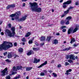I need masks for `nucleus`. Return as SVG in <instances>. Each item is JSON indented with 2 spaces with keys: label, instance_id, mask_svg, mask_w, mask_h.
I'll list each match as a JSON object with an SVG mask.
<instances>
[{
  "label": "nucleus",
  "instance_id": "obj_52",
  "mask_svg": "<svg viewBox=\"0 0 79 79\" xmlns=\"http://www.w3.org/2000/svg\"><path fill=\"white\" fill-rule=\"evenodd\" d=\"M14 56L15 58H16V57H18V55H17L16 54H15L14 55Z\"/></svg>",
  "mask_w": 79,
  "mask_h": 79
},
{
  "label": "nucleus",
  "instance_id": "obj_1",
  "mask_svg": "<svg viewBox=\"0 0 79 79\" xmlns=\"http://www.w3.org/2000/svg\"><path fill=\"white\" fill-rule=\"evenodd\" d=\"M13 47V44L11 42L4 41L3 43L0 45V51L3 50H6L8 48H10Z\"/></svg>",
  "mask_w": 79,
  "mask_h": 79
},
{
  "label": "nucleus",
  "instance_id": "obj_40",
  "mask_svg": "<svg viewBox=\"0 0 79 79\" xmlns=\"http://www.w3.org/2000/svg\"><path fill=\"white\" fill-rule=\"evenodd\" d=\"M40 76H45V73H40Z\"/></svg>",
  "mask_w": 79,
  "mask_h": 79
},
{
  "label": "nucleus",
  "instance_id": "obj_56",
  "mask_svg": "<svg viewBox=\"0 0 79 79\" xmlns=\"http://www.w3.org/2000/svg\"><path fill=\"white\" fill-rule=\"evenodd\" d=\"M73 46L74 47H77V44H74L73 45Z\"/></svg>",
  "mask_w": 79,
  "mask_h": 79
},
{
  "label": "nucleus",
  "instance_id": "obj_53",
  "mask_svg": "<svg viewBox=\"0 0 79 79\" xmlns=\"http://www.w3.org/2000/svg\"><path fill=\"white\" fill-rule=\"evenodd\" d=\"M6 54H7V52H6L3 53V55L4 56H5L6 55Z\"/></svg>",
  "mask_w": 79,
  "mask_h": 79
},
{
  "label": "nucleus",
  "instance_id": "obj_26",
  "mask_svg": "<svg viewBox=\"0 0 79 79\" xmlns=\"http://www.w3.org/2000/svg\"><path fill=\"white\" fill-rule=\"evenodd\" d=\"M75 41V40L73 38L71 40V41L70 42V43L71 44H73V43Z\"/></svg>",
  "mask_w": 79,
  "mask_h": 79
},
{
  "label": "nucleus",
  "instance_id": "obj_42",
  "mask_svg": "<svg viewBox=\"0 0 79 79\" xmlns=\"http://www.w3.org/2000/svg\"><path fill=\"white\" fill-rule=\"evenodd\" d=\"M69 58V55L66 56V59H68Z\"/></svg>",
  "mask_w": 79,
  "mask_h": 79
},
{
  "label": "nucleus",
  "instance_id": "obj_20",
  "mask_svg": "<svg viewBox=\"0 0 79 79\" xmlns=\"http://www.w3.org/2000/svg\"><path fill=\"white\" fill-rule=\"evenodd\" d=\"M17 68L18 70H20L22 69V66H18Z\"/></svg>",
  "mask_w": 79,
  "mask_h": 79
},
{
  "label": "nucleus",
  "instance_id": "obj_7",
  "mask_svg": "<svg viewBox=\"0 0 79 79\" xmlns=\"http://www.w3.org/2000/svg\"><path fill=\"white\" fill-rule=\"evenodd\" d=\"M14 7H15V5H8V6L6 7V9L7 10H8V9H10V8H14Z\"/></svg>",
  "mask_w": 79,
  "mask_h": 79
},
{
  "label": "nucleus",
  "instance_id": "obj_27",
  "mask_svg": "<svg viewBox=\"0 0 79 79\" xmlns=\"http://www.w3.org/2000/svg\"><path fill=\"white\" fill-rule=\"evenodd\" d=\"M51 36H49V37H47V40L48 41H50L51 39Z\"/></svg>",
  "mask_w": 79,
  "mask_h": 79
},
{
  "label": "nucleus",
  "instance_id": "obj_35",
  "mask_svg": "<svg viewBox=\"0 0 79 79\" xmlns=\"http://www.w3.org/2000/svg\"><path fill=\"white\" fill-rule=\"evenodd\" d=\"M71 29H69L68 31V34H70V33H71Z\"/></svg>",
  "mask_w": 79,
  "mask_h": 79
},
{
  "label": "nucleus",
  "instance_id": "obj_12",
  "mask_svg": "<svg viewBox=\"0 0 79 79\" xmlns=\"http://www.w3.org/2000/svg\"><path fill=\"white\" fill-rule=\"evenodd\" d=\"M34 52L32 50H30L29 52L27 53V55H31V54H34Z\"/></svg>",
  "mask_w": 79,
  "mask_h": 79
},
{
  "label": "nucleus",
  "instance_id": "obj_24",
  "mask_svg": "<svg viewBox=\"0 0 79 79\" xmlns=\"http://www.w3.org/2000/svg\"><path fill=\"white\" fill-rule=\"evenodd\" d=\"M78 29L77 27L75 28L74 30L73 31V33H74V32H76Z\"/></svg>",
  "mask_w": 79,
  "mask_h": 79
},
{
  "label": "nucleus",
  "instance_id": "obj_31",
  "mask_svg": "<svg viewBox=\"0 0 79 79\" xmlns=\"http://www.w3.org/2000/svg\"><path fill=\"white\" fill-rule=\"evenodd\" d=\"M19 77H20V75H18V76L15 77L14 79H19Z\"/></svg>",
  "mask_w": 79,
  "mask_h": 79
},
{
  "label": "nucleus",
  "instance_id": "obj_57",
  "mask_svg": "<svg viewBox=\"0 0 79 79\" xmlns=\"http://www.w3.org/2000/svg\"><path fill=\"white\" fill-rule=\"evenodd\" d=\"M44 72H45V73H47V71L44 70Z\"/></svg>",
  "mask_w": 79,
  "mask_h": 79
},
{
  "label": "nucleus",
  "instance_id": "obj_21",
  "mask_svg": "<svg viewBox=\"0 0 79 79\" xmlns=\"http://www.w3.org/2000/svg\"><path fill=\"white\" fill-rule=\"evenodd\" d=\"M13 71H16L18 70V69H17V68L15 66H14L13 67Z\"/></svg>",
  "mask_w": 79,
  "mask_h": 79
},
{
  "label": "nucleus",
  "instance_id": "obj_11",
  "mask_svg": "<svg viewBox=\"0 0 79 79\" xmlns=\"http://www.w3.org/2000/svg\"><path fill=\"white\" fill-rule=\"evenodd\" d=\"M47 64V61H46L44 63H43L41 65H40L39 67H38L39 68H41L42 66H44V65H46Z\"/></svg>",
  "mask_w": 79,
  "mask_h": 79
},
{
  "label": "nucleus",
  "instance_id": "obj_41",
  "mask_svg": "<svg viewBox=\"0 0 79 79\" xmlns=\"http://www.w3.org/2000/svg\"><path fill=\"white\" fill-rule=\"evenodd\" d=\"M65 27H66V26H62L60 27V29H63V28H65Z\"/></svg>",
  "mask_w": 79,
  "mask_h": 79
},
{
  "label": "nucleus",
  "instance_id": "obj_9",
  "mask_svg": "<svg viewBox=\"0 0 79 79\" xmlns=\"http://www.w3.org/2000/svg\"><path fill=\"white\" fill-rule=\"evenodd\" d=\"M52 43L53 44H55V45H56L58 43V40L56 39L54 40L52 42Z\"/></svg>",
  "mask_w": 79,
  "mask_h": 79
},
{
  "label": "nucleus",
  "instance_id": "obj_37",
  "mask_svg": "<svg viewBox=\"0 0 79 79\" xmlns=\"http://www.w3.org/2000/svg\"><path fill=\"white\" fill-rule=\"evenodd\" d=\"M79 5V1H77L75 2V5L77 6V5Z\"/></svg>",
  "mask_w": 79,
  "mask_h": 79
},
{
  "label": "nucleus",
  "instance_id": "obj_8",
  "mask_svg": "<svg viewBox=\"0 0 79 79\" xmlns=\"http://www.w3.org/2000/svg\"><path fill=\"white\" fill-rule=\"evenodd\" d=\"M13 53L11 52H9L8 53L7 55V57L8 58H11V57H13Z\"/></svg>",
  "mask_w": 79,
  "mask_h": 79
},
{
  "label": "nucleus",
  "instance_id": "obj_14",
  "mask_svg": "<svg viewBox=\"0 0 79 79\" xmlns=\"http://www.w3.org/2000/svg\"><path fill=\"white\" fill-rule=\"evenodd\" d=\"M34 61V63H39V61H40V59H37L36 58H35Z\"/></svg>",
  "mask_w": 79,
  "mask_h": 79
},
{
  "label": "nucleus",
  "instance_id": "obj_54",
  "mask_svg": "<svg viewBox=\"0 0 79 79\" xmlns=\"http://www.w3.org/2000/svg\"><path fill=\"white\" fill-rule=\"evenodd\" d=\"M14 46H17V43H14Z\"/></svg>",
  "mask_w": 79,
  "mask_h": 79
},
{
  "label": "nucleus",
  "instance_id": "obj_63",
  "mask_svg": "<svg viewBox=\"0 0 79 79\" xmlns=\"http://www.w3.org/2000/svg\"><path fill=\"white\" fill-rule=\"evenodd\" d=\"M52 13H53V12H54V9H52Z\"/></svg>",
  "mask_w": 79,
  "mask_h": 79
},
{
  "label": "nucleus",
  "instance_id": "obj_5",
  "mask_svg": "<svg viewBox=\"0 0 79 79\" xmlns=\"http://www.w3.org/2000/svg\"><path fill=\"white\" fill-rule=\"evenodd\" d=\"M8 69L7 68H6L4 70L2 71H1V75L2 76H4L5 74H7V73L8 72L7 71V70Z\"/></svg>",
  "mask_w": 79,
  "mask_h": 79
},
{
  "label": "nucleus",
  "instance_id": "obj_34",
  "mask_svg": "<svg viewBox=\"0 0 79 79\" xmlns=\"http://www.w3.org/2000/svg\"><path fill=\"white\" fill-rule=\"evenodd\" d=\"M52 74L53 75V76H54V77H56V76H57V75H56V74L55 73H52Z\"/></svg>",
  "mask_w": 79,
  "mask_h": 79
},
{
  "label": "nucleus",
  "instance_id": "obj_4",
  "mask_svg": "<svg viewBox=\"0 0 79 79\" xmlns=\"http://www.w3.org/2000/svg\"><path fill=\"white\" fill-rule=\"evenodd\" d=\"M27 16H25L24 17H23L19 19V18L18 17H16L15 18V19L17 21H24V20L26 19V18H27Z\"/></svg>",
  "mask_w": 79,
  "mask_h": 79
},
{
  "label": "nucleus",
  "instance_id": "obj_16",
  "mask_svg": "<svg viewBox=\"0 0 79 79\" xmlns=\"http://www.w3.org/2000/svg\"><path fill=\"white\" fill-rule=\"evenodd\" d=\"M72 71V70L71 69H69V70H67L66 71V73H65V74L68 75V74H69V72H71Z\"/></svg>",
  "mask_w": 79,
  "mask_h": 79
},
{
  "label": "nucleus",
  "instance_id": "obj_18",
  "mask_svg": "<svg viewBox=\"0 0 79 79\" xmlns=\"http://www.w3.org/2000/svg\"><path fill=\"white\" fill-rule=\"evenodd\" d=\"M33 50L34 51H37V50H40V48H33Z\"/></svg>",
  "mask_w": 79,
  "mask_h": 79
},
{
  "label": "nucleus",
  "instance_id": "obj_38",
  "mask_svg": "<svg viewBox=\"0 0 79 79\" xmlns=\"http://www.w3.org/2000/svg\"><path fill=\"white\" fill-rule=\"evenodd\" d=\"M6 79H10V77L9 76H7L6 77Z\"/></svg>",
  "mask_w": 79,
  "mask_h": 79
},
{
  "label": "nucleus",
  "instance_id": "obj_51",
  "mask_svg": "<svg viewBox=\"0 0 79 79\" xmlns=\"http://www.w3.org/2000/svg\"><path fill=\"white\" fill-rule=\"evenodd\" d=\"M44 43H41L40 44V46H43L44 45Z\"/></svg>",
  "mask_w": 79,
  "mask_h": 79
},
{
  "label": "nucleus",
  "instance_id": "obj_30",
  "mask_svg": "<svg viewBox=\"0 0 79 79\" xmlns=\"http://www.w3.org/2000/svg\"><path fill=\"white\" fill-rule=\"evenodd\" d=\"M33 42L32 39H31L29 41L28 43L29 44H32Z\"/></svg>",
  "mask_w": 79,
  "mask_h": 79
},
{
  "label": "nucleus",
  "instance_id": "obj_2",
  "mask_svg": "<svg viewBox=\"0 0 79 79\" xmlns=\"http://www.w3.org/2000/svg\"><path fill=\"white\" fill-rule=\"evenodd\" d=\"M31 10L32 11H36L38 13H40L42 11V9L40 8H37L35 6H37V4L35 2L33 3H30Z\"/></svg>",
  "mask_w": 79,
  "mask_h": 79
},
{
  "label": "nucleus",
  "instance_id": "obj_17",
  "mask_svg": "<svg viewBox=\"0 0 79 79\" xmlns=\"http://www.w3.org/2000/svg\"><path fill=\"white\" fill-rule=\"evenodd\" d=\"M31 34V32H28L27 33L26 35H25V36L26 37H27L30 35Z\"/></svg>",
  "mask_w": 79,
  "mask_h": 79
},
{
  "label": "nucleus",
  "instance_id": "obj_61",
  "mask_svg": "<svg viewBox=\"0 0 79 79\" xmlns=\"http://www.w3.org/2000/svg\"><path fill=\"white\" fill-rule=\"evenodd\" d=\"M63 2V0H61L60 1V3H62Z\"/></svg>",
  "mask_w": 79,
  "mask_h": 79
},
{
  "label": "nucleus",
  "instance_id": "obj_10",
  "mask_svg": "<svg viewBox=\"0 0 79 79\" xmlns=\"http://www.w3.org/2000/svg\"><path fill=\"white\" fill-rule=\"evenodd\" d=\"M69 59H71V60H75V57L73 55H69Z\"/></svg>",
  "mask_w": 79,
  "mask_h": 79
},
{
  "label": "nucleus",
  "instance_id": "obj_33",
  "mask_svg": "<svg viewBox=\"0 0 79 79\" xmlns=\"http://www.w3.org/2000/svg\"><path fill=\"white\" fill-rule=\"evenodd\" d=\"M64 21L63 20H62L60 21V24H64Z\"/></svg>",
  "mask_w": 79,
  "mask_h": 79
},
{
  "label": "nucleus",
  "instance_id": "obj_60",
  "mask_svg": "<svg viewBox=\"0 0 79 79\" xmlns=\"http://www.w3.org/2000/svg\"><path fill=\"white\" fill-rule=\"evenodd\" d=\"M26 1H27V0H22V2H26Z\"/></svg>",
  "mask_w": 79,
  "mask_h": 79
},
{
  "label": "nucleus",
  "instance_id": "obj_46",
  "mask_svg": "<svg viewBox=\"0 0 79 79\" xmlns=\"http://www.w3.org/2000/svg\"><path fill=\"white\" fill-rule=\"evenodd\" d=\"M66 30L65 29H63L62 30V31L64 32H66Z\"/></svg>",
  "mask_w": 79,
  "mask_h": 79
},
{
  "label": "nucleus",
  "instance_id": "obj_48",
  "mask_svg": "<svg viewBox=\"0 0 79 79\" xmlns=\"http://www.w3.org/2000/svg\"><path fill=\"white\" fill-rule=\"evenodd\" d=\"M17 73L16 72H13L12 73V75H14V74H17Z\"/></svg>",
  "mask_w": 79,
  "mask_h": 79
},
{
  "label": "nucleus",
  "instance_id": "obj_28",
  "mask_svg": "<svg viewBox=\"0 0 79 79\" xmlns=\"http://www.w3.org/2000/svg\"><path fill=\"white\" fill-rule=\"evenodd\" d=\"M19 52H20V53H21V52H23V48H20L19 49Z\"/></svg>",
  "mask_w": 79,
  "mask_h": 79
},
{
  "label": "nucleus",
  "instance_id": "obj_39",
  "mask_svg": "<svg viewBox=\"0 0 79 79\" xmlns=\"http://www.w3.org/2000/svg\"><path fill=\"white\" fill-rule=\"evenodd\" d=\"M65 65H66V66H68V65H69V64L67 62H66L65 63Z\"/></svg>",
  "mask_w": 79,
  "mask_h": 79
},
{
  "label": "nucleus",
  "instance_id": "obj_49",
  "mask_svg": "<svg viewBox=\"0 0 79 79\" xmlns=\"http://www.w3.org/2000/svg\"><path fill=\"white\" fill-rule=\"evenodd\" d=\"M57 66H58V68H60V67H61V65L59 64Z\"/></svg>",
  "mask_w": 79,
  "mask_h": 79
},
{
  "label": "nucleus",
  "instance_id": "obj_13",
  "mask_svg": "<svg viewBox=\"0 0 79 79\" xmlns=\"http://www.w3.org/2000/svg\"><path fill=\"white\" fill-rule=\"evenodd\" d=\"M15 15L16 16L19 17L21 15V12L20 11H18L16 12L15 13Z\"/></svg>",
  "mask_w": 79,
  "mask_h": 79
},
{
  "label": "nucleus",
  "instance_id": "obj_32",
  "mask_svg": "<svg viewBox=\"0 0 79 79\" xmlns=\"http://www.w3.org/2000/svg\"><path fill=\"white\" fill-rule=\"evenodd\" d=\"M69 13V10L65 11L64 12V14H67Z\"/></svg>",
  "mask_w": 79,
  "mask_h": 79
},
{
  "label": "nucleus",
  "instance_id": "obj_23",
  "mask_svg": "<svg viewBox=\"0 0 79 79\" xmlns=\"http://www.w3.org/2000/svg\"><path fill=\"white\" fill-rule=\"evenodd\" d=\"M70 49V47L68 48H65L64 49H63L62 51H66V50H69V49Z\"/></svg>",
  "mask_w": 79,
  "mask_h": 79
},
{
  "label": "nucleus",
  "instance_id": "obj_62",
  "mask_svg": "<svg viewBox=\"0 0 79 79\" xmlns=\"http://www.w3.org/2000/svg\"><path fill=\"white\" fill-rule=\"evenodd\" d=\"M1 34L2 35H4V33H3V32H2Z\"/></svg>",
  "mask_w": 79,
  "mask_h": 79
},
{
  "label": "nucleus",
  "instance_id": "obj_29",
  "mask_svg": "<svg viewBox=\"0 0 79 79\" xmlns=\"http://www.w3.org/2000/svg\"><path fill=\"white\" fill-rule=\"evenodd\" d=\"M68 61L70 63H73V61L71 59L68 60Z\"/></svg>",
  "mask_w": 79,
  "mask_h": 79
},
{
  "label": "nucleus",
  "instance_id": "obj_36",
  "mask_svg": "<svg viewBox=\"0 0 79 79\" xmlns=\"http://www.w3.org/2000/svg\"><path fill=\"white\" fill-rule=\"evenodd\" d=\"M66 21H67V22L65 23L67 25H68L69 24V20H66Z\"/></svg>",
  "mask_w": 79,
  "mask_h": 79
},
{
  "label": "nucleus",
  "instance_id": "obj_3",
  "mask_svg": "<svg viewBox=\"0 0 79 79\" xmlns=\"http://www.w3.org/2000/svg\"><path fill=\"white\" fill-rule=\"evenodd\" d=\"M11 31H12V33H11L10 31L8 29H7L6 30V34L8 35V36L10 37H13L14 35H15V27H12L11 28Z\"/></svg>",
  "mask_w": 79,
  "mask_h": 79
},
{
  "label": "nucleus",
  "instance_id": "obj_59",
  "mask_svg": "<svg viewBox=\"0 0 79 79\" xmlns=\"http://www.w3.org/2000/svg\"><path fill=\"white\" fill-rule=\"evenodd\" d=\"M25 5H26V4L25 3H24L23 6H25Z\"/></svg>",
  "mask_w": 79,
  "mask_h": 79
},
{
  "label": "nucleus",
  "instance_id": "obj_58",
  "mask_svg": "<svg viewBox=\"0 0 79 79\" xmlns=\"http://www.w3.org/2000/svg\"><path fill=\"white\" fill-rule=\"evenodd\" d=\"M56 35H60V33H57L56 34Z\"/></svg>",
  "mask_w": 79,
  "mask_h": 79
},
{
  "label": "nucleus",
  "instance_id": "obj_55",
  "mask_svg": "<svg viewBox=\"0 0 79 79\" xmlns=\"http://www.w3.org/2000/svg\"><path fill=\"white\" fill-rule=\"evenodd\" d=\"M64 16H65V15H64H64H62L61 18H63V17H64Z\"/></svg>",
  "mask_w": 79,
  "mask_h": 79
},
{
  "label": "nucleus",
  "instance_id": "obj_43",
  "mask_svg": "<svg viewBox=\"0 0 79 79\" xmlns=\"http://www.w3.org/2000/svg\"><path fill=\"white\" fill-rule=\"evenodd\" d=\"M8 26L10 28L11 27V24L9 23L8 25Z\"/></svg>",
  "mask_w": 79,
  "mask_h": 79
},
{
  "label": "nucleus",
  "instance_id": "obj_50",
  "mask_svg": "<svg viewBox=\"0 0 79 79\" xmlns=\"http://www.w3.org/2000/svg\"><path fill=\"white\" fill-rule=\"evenodd\" d=\"M73 7L70 6L69 8V10H70V9H73Z\"/></svg>",
  "mask_w": 79,
  "mask_h": 79
},
{
  "label": "nucleus",
  "instance_id": "obj_25",
  "mask_svg": "<svg viewBox=\"0 0 79 79\" xmlns=\"http://www.w3.org/2000/svg\"><path fill=\"white\" fill-rule=\"evenodd\" d=\"M16 16V14H12L10 15V17H11V18H13V17H15Z\"/></svg>",
  "mask_w": 79,
  "mask_h": 79
},
{
  "label": "nucleus",
  "instance_id": "obj_47",
  "mask_svg": "<svg viewBox=\"0 0 79 79\" xmlns=\"http://www.w3.org/2000/svg\"><path fill=\"white\" fill-rule=\"evenodd\" d=\"M35 44L36 45H39V43H37V42H35Z\"/></svg>",
  "mask_w": 79,
  "mask_h": 79
},
{
  "label": "nucleus",
  "instance_id": "obj_64",
  "mask_svg": "<svg viewBox=\"0 0 79 79\" xmlns=\"http://www.w3.org/2000/svg\"><path fill=\"white\" fill-rule=\"evenodd\" d=\"M27 79H29V77L27 76L26 77Z\"/></svg>",
  "mask_w": 79,
  "mask_h": 79
},
{
  "label": "nucleus",
  "instance_id": "obj_22",
  "mask_svg": "<svg viewBox=\"0 0 79 79\" xmlns=\"http://www.w3.org/2000/svg\"><path fill=\"white\" fill-rule=\"evenodd\" d=\"M71 18H72V17H71V16H69L67 18H66V20L67 21H69L70 19H71Z\"/></svg>",
  "mask_w": 79,
  "mask_h": 79
},
{
  "label": "nucleus",
  "instance_id": "obj_44",
  "mask_svg": "<svg viewBox=\"0 0 79 79\" xmlns=\"http://www.w3.org/2000/svg\"><path fill=\"white\" fill-rule=\"evenodd\" d=\"M6 61L7 62H8V63H10V60L8 59H7L6 60Z\"/></svg>",
  "mask_w": 79,
  "mask_h": 79
},
{
  "label": "nucleus",
  "instance_id": "obj_19",
  "mask_svg": "<svg viewBox=\"0 0 79 79\" xmlns=\"http://www.w3.org/2000/svg\"><path fill=\"white\" fill-rule=\"evenodd\" d=\"M32 69V67H27L26 69V71H30V70H31Z\"/></svg>",
  "mask_w": 79,
  "mask_h": 79
},
{
  "label": "nucleus",
  "instance_id": "obj_6",
  "mask_svg": "<svg viewBox=\"0 0 79 79\" xmlns=\"http://www.w3.org/2000/svg\"><path fill=\"white\" fill-rule=\"evenodd\" d=\"M71 3V1H68L65 2H64L63 3V7L64 8H66V5H69V4H70Z\"/></svg>",
  "mask_w": 79,
  "mask_h": 79
},
{
  "label": "nucleus",
  "instance_id": "obj_15",
  "mask_svg": "<svg viewBox=\"0 0 79 79\" xmlns=\"http://www.w3.org/2000/svg\"><path fill=\"white\" fill-rule=\"evenodd\" d=\"M40 40L41 41H45V37L42 36L40 38Z\"/></svg>",
  "mask_w": 79,
  "mask_h": 79
},
{
  "label": "nucleus",
  "instance_id": "obj_45",
  "mask_svg": "<svg viewBox=\"0 0 79 79\" xmlns=\"http://www.w3.org/2000/svg\"><path fill=\"white\" fill-rule=\"evenodd\" d=\"M22 41H23V42H25L26 41V40H25V38H23V39H22Z\"/></svg>",
  "mask_w": 79,
  "mask_h": 79
}]
</instances>
